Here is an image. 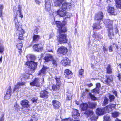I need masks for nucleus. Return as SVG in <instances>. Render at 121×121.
<instances>
[{"instance_id": "nucleus-1", "label": "nucleus", "mask_w": 121, "mask_h": 121, "mask_svg": "<svg viewBox=\"0 0 121 121\" xmlns=\"http://www.w3.org/2000/svg\"><path fill=\"white\" fill-rule=\"evenodd\" d=\"M56 23L57 27L59 29L58 31L59 34L57 37L58 41L60 43H66L67 39L66 38V35L64 33L61 34L62 32L66 31V28L62 25L60 21H56Z\"/></svg>"}, {"instance_id": "nucleus-2", "label": "nucleus", "mask_w": 121, "mask_h": 121, "mask_svg": "<svg viewBox=\"0 0 121 121\" xmlns=\"http://www.w3.org/2000/svg\"><path fill=\"white\" fill-rule=\"evenodd\" d=\"M61 8L58 10L56 12H55L53 13V16L58 15L60 16L63 17L64 20L67 19L70 17L72 15L71 13L65 11L67 8H69L71 4L68 2H64L62 4Z\"/></svg>"}, {"instance_id": "nucleus-3", "label": "nucleus", "mask_w": 121, "mask_h": 121, "mask_svg": "<svg viewBox=\"0 0 121 121\" xmlns=\"http://www.w3.org/2000/svg\"><path fill=\"white\" fill-rule=\"evenodd\" d=\"M13 22L15 24V27L16 30V35L18 37L19 39L22 40L24 39L23 36L24 33V31L22 28V25L19 23V22L18 21L16 17L13 20Z\"/></svg>"}, {"instance_id": "nucleus-4", "label": "nucleus", "mask_w": 121, "mask_h": 121, "mask_svg": "<svg viewBox=\"0 0 121 121\" xmlns=\"http://www.w3.org/2000/svg\"><path fill=\"white\" fill-rule=\"evenodd\" d=\"M104 22L108 28V35L110 39H111L114 35L112 25L113 22L109 19H106L104 20Z\"/></svg>"}, {"instance_id": "nucleus-5", "label": "nucleus", "mask_w": 121, "mask_h": 121, "mask_svg": "<svg viewBox=\"0 0 121 121\" xmlns=\"http://www.w3.org/2000/svg\"><path fill=\"white\" fill-rule=\"evenodd\" d=\"M44 59L45 61L47 62L49 61L52 60V64L55 66H56L57 65V61L55 60H53L52 56L50 54H47L44 57Z\"/></svg>"}, {"instance_id": "nucleus-6", "label": "nucleus", "mask_w": 121, "mask_h": 121, "mask_svg": "<svg viewBox=\"0 0 121 121\" xmlns=\"http://www.w3.org/2000/svg\"><path fill=\"white\" fill-rule=\"evenodd\" d=\"M25 64L29 67L33 72H34V71L37 65V63L32 61L26 62Z\"/></svg>"}, {"instance_id": "nucleus-7", "label": "nucleus", "mask_w": 121, "mask_h": 121, "mask_svg": "<svg viewBox=\"0 0 121 121\" xmlns=\"http://www.w3.org/2000/svg\"><path fill=\"white\" fill-rule=\"evenodd\" d=\"M21 105L23 108L22 109H24V108H25V112H28L29 109H28L29 106V101L26 100H23L20 103Z\"/></svg>"}, {"instance_id": "nucleus-8", "label": "nucleus", "mask_w": 121, "mask_h": 121, "mask_svg": "<svg viewBox=\"0 0 121 121\" xmlns=\"http://www.w3.org/2000/svg\"><path fill=\"white\" fill-rule=\"evenodd\" d=\"M80 107L81 110L85 111H86L85 113L88 116L90 115V113L89 112V111H93L92 110H87L88 108V104L86 103H83L81 104L80 105Z\"/></svg>"}, {"instance_id": "nucleus-9", "label": "nucleus", "mask_w": 121, "mask_h": 121, "mask_svg": "<svg viewBox=\"0 0 121 121\" xmlns=\"http://www.w3.org/2000/svg\"><path fill=\"white\" fill-rule=\"evenodd\" d=\"M35 50L37 52H41L43 49V46L41 44H36L33 46Z\"/></svg>"}, {"instance_id": "nucleus-10", "label": "nucleus", "mask_w": 121, "mask_h": 121, "mask_svg": "<svg viewBox=\"0 0 121 121\" xmlns=\"http://www.w3.org/2000/svg\"><path fill=\"white\" fill-rule=\"evenodd\" d=\"M106 79L103 78L102 79V82L106 84H108L113 80V78L112 76H106Z\"/></svg>"}, {"instance_id": "nucleus-11", "label": "nucleus", "mask_w": 121, "mask_h": 121, "mask_svg": "<svg viewBox=\"0 0 121 121\" xmlns=\"http://www.w3.org/2000/svg\"><path fill=\"white\" fill-rule=\"evenodd\" d=\"M90 115L88 116V117L89 118L91 121H96V120L98 118L97 116H95L94 114L93 111H90L89 112Z\"/></svg>"}, {"instance_id": "nucleus-12", "label": "nucleus", "mask_w": 121, "mask_h": 121, "mask_svg": "<svg viewBox=\"0 0 121 121\" xmlns=\"http://www.w3.org/2000/svg\"><path fill=\"white\" fill-rule=\"evenodd\" d=\"M64 74L66 78L69 79L71 78L73 74L71 71L67 69L65 70Z\"/></svg>"}, {"instance_id": "nucleus-13", "label": "nucleus", "mask_w": 121, "mask_h": 121, "mask_svg": "<svg viewBox=\"0 0 121 121\" xmlns=\"http://www.w3.org/2000/svg\"><path fill=\"white\" fill-rule=\"evenodd\" d=\"M58 52L60 53L65 54L67 53V50L66 47L64 46H61L58 49Z\"/></svg>"}, {"instance_id": "nucleus-14", "label": "nucleus", "mask_w": 121, "mask_h": 121, "mask_svg": "<svg viewBox=\"0 0 121 121\" xmlns=\"http://www.w3.org/2000/svg\"><path fill=\"white\" fill-rule=\"evenodd\" d=\"M103 17V13L102 12H100L96 14L95 16V20L100 21H101Z\"/></svg>"}, {"instance_id": "nucleus-15", "label": "nucleus", "mask_w": 121, "mask_h": 121, "mask_svg": "<svg viewBox=\"0 0 121 121\" xmlns=\"http://www.w3.org/2000/svg\"><path fill=\"white\" fill-rule=\"evenodd\" d=\"M30 85L39 87L40 85L39 80L38 78H35L32 82L30 83Z\"/></svg>"}, {"instance_id": "nucleus-16", "label": "nucleus", "mask_w": 121, "mask_h": 121, "mask_svg": "<svg viewBox=\"0 0 121 121\" xmlns=\"http://www.w3.org/2000/svg\"><path fill=\"white\" fill-rule=\"evenodd\" d=\"M80 113L78 111L76 110H74L73 111L72 117L75 119H77L80 116Z\"/></svg>"}, {"instance_id": "nucleus-17", "label": "nucleus", "mask_w": 121, "mask_h": 121, "mask_svg": "<svg viewBox=\"0 0 121 121\" xmlns=\"http://www.w3.org/2000/svg\"><path fill=\"white\" fill-rule=\"evenodd\" d=\"M52 103L54 107V108L55 109H58L60 105V103L56 100L53 101Z\"/></svg>"}, {"instance_id": "nucleus-18", "label": "nucleus", "mask_w": 121, "mask_h": 121, "mask_svg": "<svg viewBox=\"0 0 121 121\" xmlns=\"http://www.w3.org/2000/svg\"><path fill=\"white\" fill-rule=\"evenodd\" d=\"M50 0H46L45 1V8L47 11H49L50 10Z\"/></svg>"}, {"instance_id": "nucleus-19", "label": "nucleus", "mask_w": 121, "mask_h": 121, "mask_svg": "<svg viewBox=\"0 0 121 121\" xmlns=\"http://www.w3.org/2000/svg\"><path fill=\"white\" fill-rule=\"evenodd\" d=\"M21 9V7L19 5L18 6V10L17 11L16 13L17 16L16 17H15H15H16L17 18V16L21 18H22L23 17V15L22 13V12Z\"/></svg>"}, {"instance_id": "nucleus-20", "label": "nucleus", "mask_w": 121, "mask_h": 121, "mask_svg": "<svg viewBox=\"0 0 121 121\" xmlns=\"http://www.w3.org/2000/svg\"><path fill=\"white\" fill-rule=\"evenodd\" d=\"M103 108H98L96 110V114L98 115H101L104 114L105 113L104 109Z\"/></svg>"}, {"instance_id": "nucleus-21", "label": "nucleus", "mask_w": 121, "mask_h": 121, "mask_svg": "<svg viewBox=\"0 0 121 121\" xmlns=\"http://www.w3.org/2000/svg\"><path fill=\"white\" fill-rule=\"evenodd\" d=\"M65 1V0H56L54 2V4L55 6H60L62 4V3L64 2Z\"/></svg>"}, {"instance_id": "nucleus-22", "label": "nucleus", "mask_w": 121, "mask_h": 121, "mask_svg": "<svg viewBox=\"0 0 121 121\" xmlns=\"http://www.w3.org/2000/svg\"><path fill=\"white\" fill-rule=\"evenodd\" d=\"M96 86V88L93 90L92 92L98 94L99 92V88L100 87V84L99 83H97Z\"/></svg>"}, {"instance_id": "nucleus-23", "label": "nucleus", "mask_w": 121, "mask_h": 121, "mask_svg": "<svg viewBox=\"0 0 121 121\" xmlns=\"http://www.w3.org/2000/svg\"><path fill=\"white\" fill-rule=\"evenodd\" d=\"M25 82H18L14 88V91H15L16 89H18L21 88V86L25 85Z\"/></svg>"}, {"instance_id": "nucleus-24", "label": "nucleus", "mask_w": 121, "mask_h": 121, "mask_svg": "<svg viewBox=\"0 0 121 121\" xmlns=\"http://www.w3.org/2000/svg\"><path fill=\"white\" fill-rule=\"evenodd\" d=\"M49 94L47 91H44L40 93V96L41 97L47 98L48 97Z\"/></svg>"}, {"instance_id": "nucleus-25", "label": "nucleus", "mask_w": 121, "mask_h": 121, "mask_svg": "<svg viewBox=\"0 0 121 121\" xmlns=\"http://www.w3.org/2000/svg\"><path fill=\"white\" fill-rule=\"evenodd\" d=\"M107 73L110 74L112 73V69L110 65L108 64L106 68Z\"/></svg>"}, {"instance_id": "nucleus-26", "label": "nucleus", "mask_w": 121, "mask_h": 121, "mask_svg": "<svg viewBox=\"0 0 121 121\" xmlns=\"http://www.w3.org/2000/svg\"><path fill=\"white\" fill-rule=\"evenodd\" d=\"M115 106V105L110 104L109 105H108L105 108V109H107L108 110L111 111L113 108L114 109Z\"/></svg>"}, {"instance_id": "nucleus-27", "label": "nucleus", "mask_w": 121, "mask_h": 121, "mask_svg": "<svg viewBox=\"0 0 121 121\" xmlns=\"http://www.w3.org/2000/svg\"><path fill=\"white\" fill-rule=\"evenodd\" d=\"M61 63L63 65H66L69 64V61L68 58H65L62 60Z\"/></svg>"}, {"instance_id": "nucleus-28", "label": "nucleus", "mask_w": 121, "mask_h": 121, "mask_svg": "<svg viewBox=\"0 0 121 121\" xmlns=\"http://www.w3.org/2000/svg\"><path fill=\"white\" fill-rule=\"evenodd\" d=\"M47 69V67L43 66L40 71L39 72L38 75H41L45 74Z\"/></svg>"}, {"instance_id": "nucleus-29", "label": "nucleus", "mask_w": 121, "mask_h": 121, "mask_svg": "<svg viewBox=\"0 0 121 121\" xmlns=\"http://www.w3.org/2000/svg\"><path fill=\"white\" fill-rule=\"evenodd\" d=\"M117 8L121 9V0H115Z\"/></svg>"}, {"instance_id": "nucleus-30", "label": "nucleus", "mask_w": 121, "mask_h": 121, "mask_svg": "<svg viewBox=\"0 0 121 121\" xmlns=\"http://www.w3.org/2000/svg\"><path fill=\"white\" fill-rule=\"evenodd\" d=\"M60 86V82L59 83V84H58V83L57 82L56 83V85H53L52 86V88L53 90L54 91H55L57 90H58L59 88V87Z\"/></svg>"}, {"instance_id": "nucleus-31", "label": "nucleus", "mask_w": 121, "mask_h": 121, "mask_svg": "<svg viewBox=\"0 0 121 121\" xmlns=\"http://www.w3.org/2000/svg\"><path fill=\"white\" fill-rule=\"evenodd\" d=\"M93 37L96 39L98 40L101 39L102 38V36L99 34L95 33H94Z\"/></svg>"}, {"instance_id": "nucleus-32", "label": "nucleus", "mask_w": 121, "mask_h": 121, "mask_svg": "<svg viewBox=\"0 0 121 121\" xmlns=\"http://www.w3.org/2000/svg\"><path fill=\"white\" fill-rule=\"evenodd\" d=\"M92 27L94 30H98L101 28L100 26H99V24L95 23L93 24Z\"/></svg>"}, {"instance_id": "nucleus-33", "label": "nucleus", "mask_w": 121, "mask_h": 121, "mask_svg": "<svg viewBox=\"0 0 121 121\" xmlns=\"http://www.w3.org/2000/svg\"><path fill=\"white\" fill-rule=\"evenodd\" d=\"M40 39V37L38 35L34 34L33 36V40L34 42L38 41Z\"/></svg>"}, {"instance_id": "nucleus-34", "label": "nucleus", "mask_w": 121, "mask_h": 121, "mask_svg": "<svg viewBox=\"0 0 121 121\" xmlns=\"http://www.w3.org/2000/svg\"><path fill=\"white\" fill-rule=\"evenodd\" d=\"M16 46L17 48H18L19 50L21 49L22 47V44L21 43V41H20V43H17L16 45Z\"/></svg>"}, {"instance_id": "nucleus-35", "label": "nucleus", "mask_w": 121, "mask_h": 121, "mask_svg": "<svg viewBox=\"0 0 121 121\" xmlns=\"http://www.w3.org/2000/svg\"><path fill=\"white\" fill-rule=\"evenodd\" d=\"M108 13H113L114 12V8L113 7H109L108 9Z\"/></svg>"}, {"instance_id": "nucleus-36", "label": "nucleus", "mask_w": 121, "mask_h": 121, "mask_svg": "<svg viewBox=\"0 0 121 121\" xmlns=\"http://www.w3.org/2000/svg\"><path fill=\"white\" fill-rule=\"evenodd\" d=\"M89 106L91 108H93L95 107L96 105V103H89Z\"/></svg>"}, {"instance_id": "nucleus-37", "label": "nucleus", "mask_w": 121, "mask_h": 121, "mask_svg": "<svg viewBox=\"0 0 121 121\" xmlns=\"http://www.w3.org/2000/svg\"><path fill=\"white\" fill-rule=\"evenodd\" d=\"M66 96V100H70L72 99V95L71 94L67 93Z\"/></svg>"}, {"instance_id": "nucleus-38", "label": "nucleus", "mask_w": 121, "mask_h": 121, "mask_svg": "<svg viewBox=\"0 0 121 121\" xmlns=\"http://www.w3.org/2000/svg\"><path fill=\"white\" fill-rule=\"evenodd\" d=\"M27 59H28V57L30 58L31 60H34L35 59V56L32 55H27Z\"/></svg>"}, {"instance_id": "nucleus-39", "label": "nucleus", "mask_w": 121, "mask_h": 121, "mask_svg": "<svg viewBox=\"0 0 121 121\" xmlns=\"http://www.w3.org/2000/svg\"><path fill=\"white\" fill-rule=\"evenodd\" d=\"M4 7L3 5H0V16L1 17H2V9Z\"/></svg>"}, {"instance_id": "nucleus-40", "label": "nucleus", "mask_w": 121, "mask_h": 121, "mask_svg": "<svg viewBox=\"0 0 121 121\" xmlns=\"http://www.w3.org/2000/svg\"><path fill=\"white\" fill-rule=\"evenodd\" d=\"M4 46L0 43V53H2L4 51Z\"/></svg>"}, {"instance_id": "nucleus-41", "label": "nucleus", "mask_w": 121, "mask_h": 121, "mask_svg": "<svg viewBox=\"0 0 121 121\" xmlns=\"http://www.w3.org/2000/svg\"><path fill=\"white\" fill-rule=\"evenodd\" d=\"M119 113L118 112H115L112 113V116L113 117L115 118L118 116Z\"/></svg>"}, {"instance_id": "nucleus-42", "label": "nucleus", "mask_w": 121, "mask_h": 121, "mask_svg": "<svg viewBox=\"0 0 121 121\" xmlns=\"http://www.w3.org/2000/svg\"><path fill=\"white\" fill-rule=\"evenodd\" d=\"M89 95L91 99L94 100H96L97 99V98L95 97L94 95H92L91 93H89Z\"/></svg>"}, {"instance_id": "nucleus-43", "label": "nucleus", "mask_w": 121, "mask_h": 121, "mask_svg": "<svg viewBox=\"0 0 121 121\" xmlns=\"http://www.w3.org/2000/svg\"><path fill=\"white\" fill-rule=\"evenodd\" d=\"M108 99L107 98H105L104 101L103 103V105L105 106L108 104Z\"/></svg>"}, {"instance_id": "nucleus-44", "label": "nucleus", "mask_w": 121, "mask_h": 121, "mask_svg": "<svg viewBox=\"0 0 121 121\" xmlns=\"http://www.w3.org/2000/svg\"><path fill=\"white\" fill-rule=\"evenodd\" d=\"M11 88L10 86H9L8 87V89L7 90V92H6V94H9L10 95L11 94Z\"/></svg>"}, {"instance_id": "nucleus-45", "label": "nucleus", "mask_w": 121, "mask_h": 121, "mask_svg": "<svg viewBox=\"0 0 121 121\" xmlns=\"http://www.w3.org/2000/svg\"><path fill=\"white\" fill-rule=\"evenodd\" d=\"M103 50L104 53H107L108 49L105 46H104L103 48Z\"/></svg>"}, {"instance_id": "nucleus-46", "label": "nucleus", "mask_w": 121, "mask_h": 121, "mask_svg": "<svg viewBox=\"0 0 121 121\" xmlns=\"http://www.w3.org/2000/svg\"><path fill=\"white\" fill-rule=\"evenodd\" d=\"M11 95L9 94H6L4 97V99H9L10 98Z\"/></svg>"}, {"instance_id": "nucleus-47", "label": "nucleus", "mask_w": 121, "mask_h": 121, "mask_svg": "<svg viewBox=\"0 0 121 121\" xmlns=\"http://www.w3.org/2000/svg\"><path fill=\"white\" fill-rule=\"evenodd\" d=\"M109 116H104V120L105 121H107L109 120Z\"/></svg>"}, {"instance_id": "nucleus-48", "label": "nucleus", "mask_w": 121, "mask_h": 121, "mask_svg": "<svg viewBox=\"0 0 121 121\" xmlns=\"http://www.w3.org/2000/svg\"><path fill=\"white\" fill-rule=\"evenodd\" d=\"M109 97L111 101H113L114 98V96L112 95H109Z\"/></svg>"}, {"instance_id": "nucleus-49", "label": "nucleus", "mask_w": 121, "mask_h": 121, "mask_svg": "<svg viewBox=\"0 0 121 121\" xmlns=\"http://www.w3.org/2000/svg\"><path fill=\"white\" fill-rule=\"evenodd\" d=\"M24 78L25 79H28L29 77V74L26 73L24 75Z\"/></svg>"}, {"instance_id": "nucleus-50", "label": "nucleus", "mask_w": 121, "mask_h": 121, "mask_svg": "<svg viewBox=\"0 0 121 121\" xmlns=\"http://www.w3.org/2000/svg\"><path fill=\"white\" fill-rule=\"evenodd\" d=\"M14 107L15 109H17L19 108L20 107L17 103H16L14 105Z\"/></svg>"}, {"instance_id": "nucleus-51", "label": "nucleus", "mask_w": 121, "mask_h": 121, "mask_svg": "<svg viewBox=\"0 0 121 121\" xmlns=\"http://www.w3.org/2000/svg\"><path fill=\"white\" fill-rule=\"evenodd\" d=\"M31 100L32 102L34 103H36L37 101V99L36 98H32Z\"/></svg>"}, {"instance_id": "nucleus-52", "label": "nucleus", "mask_w": 121, "mask_h": 121, "mask_svg": "<svg viewBox=\"0 0 121 121\" xmlns=\"http://www.w3.org/2000/svg\"><path fill=\"white\" fill-rule=\"evenodd\" d=\"M32 117L33 120H34L35 121H37L38 120V118L35 116V115H33V116H32Z\"/></svg>"}, {"instance_id": "nucleus-53", "label": "nucleus", "mask_w": 121, "mask_h": 121, "mask_svg": "<svg viewBox=\"0 0 121 121\" xmlns=\"http://www.w3.org/2000/svg\"><path fill=\"white\" fill-rule=\"evenodd\" d=\"M84 70L83 69H82L80 70L79 72V74L80 75L82 76L83 74V73Z\"/></svg>"}, {"instance_id": "nucleus-54", "label": "nucleus", "mask_w": 121, "mask_h": 121, "mask_svg": "<svg viewBox=\"0 0 121 121\" xmlns=\"http://www.w3.org/2000/svg\"><path fill=\"white\" fill-rule=\"evenodd\" d=\"M62 121H72L71 119L70 118L63 119Z\"/></svg>"}, {"instance_id": "nucleus-55", "label": "nucleus", "mask_w": 121, "mask_h": 121, "mask_svg": "<svg viewBox=\"0 0 121 121\" xmlns=\"http://www.w3.org/2000/svg\"><path fill=\"white\" fill-rule=\"evenodd\" d=\"M112 48L113 47L112 45H110V46L109 47V51L110 52H111L113 51Z\"/></svg>"}, {"instance_id": "nucleus-56", "label": "nucleus", "mask_w": 121, "mask_h": 121, "mask_svg": "<svg viewBox=\"0 0 121 121\" xmlns=\"http://www.w3.org/2000/svg\"><path fill=\"white\" fill-rule=\"evenodd\" d=\"M56 83L57 82L58 83V84H59V83L60 82V79L59 78H56Z\"/></svg>"}, {"instance_id": "nucleus-57", "label": "nucleus", "mask_w": 121, "mask_h": 121, "mask_svg": "<svg viewBox=\"0 0 121 121\" xmlns=\"http://www.w3.org/2000/svg\"><path fill=\"white\" fill-rule=\"evenodd\" d=\"M54 36L53 33H52L51 34H50L49 35V39H50L51 38H52L53 36Z\"/></svg>"}, {"instance_id": "nucleus-58", "label": "nucleus", "mask_w": 121, "mask_h": 121, "mask_svg": "<svg viewBox=\"0 0 121 121\" xmlns=\"http://www.w3.org/2000/svg\"><path fill=\"white\" fill-rule=\"evenodd\" d=\"M113 45H115V46L116 47V48L118 50V46L116 44V43H114L113 44Z\"/></svg>"}, {"instance_id": "nucleus-59", "label": "nucleus", "mask_w": 121, "mask_h": 121, "mask_svg": "<svg viewBox=\"0 0 121 121\" xmlns=\"http://www.w3.org/2000/svg\"><path fill=\"white\" fill-rule=\"evenodd\" d=\"M121 74H119L117 77L118 78V79L119 80H120L121 78Z\"/></svg>"}, {"instance_id": "nucleus-60", "label": "nucleus", "mask_w": 121, "mask_h": 121, "mask_svg": "<svg viewBox=\"0 0 121 121\" xmlns=\"http://www.w3.org/2000/svg\"><path fill=\"white\" fill-rule=\"evenodd\" d=\"M35 2L36 4H39L40 3V2L38 0H35Z\"/></svg>"}, {"instance_id": "nucleus-61", "label": "nucleus", "mask_w": 121, "mask_h": 121, "mask_svg": "<svg viewBox=\"0 0 121 121\" xmlns=\"http://www.w3.org/2000/svg\"><path fill=\"white\" fill-rule=\"evenodd\" d=\"M4 116L3 115L0 118V121H4Z\"/></svg>"}, {"instance_id": "nucleus-62", "label": "nucleus", "mask_w": 121, "mask_h": 121, "mask_svg": "<svg viewBox=\"0 0 121 121\" xmlns=\"http://www.w3.org/2000/svg\"><path fill=\"white\" fill-rule=\"evenodd\" d=\"M113 92L114 94L116 96H117V92L115 91H113Z\"/></svg>"}, {"instance_id": "nucleus-63", "label": "nucleus", "mask_w": 121, "mask_h": 121, "mask_svg": "<svg viewBox=\"0 0 121 121\" xmlns=\"http://www.w3.org/2000/svg\"><path fill=\"white\" fill-rule=\"evenodd\" d=\"M34 32L35 33H37L38 32V30L37 29H35L34 30Z\"/></svg>"}, {"instance_id": "nucleus-64", "label": "nucleus", "mask_w": 121, "mask_h": 121, "mask_svg": "<svg viewBox=\"0 0 121 121\" xmlns=\"http://www.w3.org/2000/svg\"><path fill=\"white\" fill-rule=\"evenodd\" d=\"M2 56H1V57H0V63H1L2 61Z\"/></svg>"}]
</instances>
